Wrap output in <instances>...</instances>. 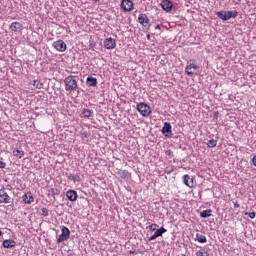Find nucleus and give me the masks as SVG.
I'll return each instance as SVG.
<instances>
[{"mask_svg": "<svg viewBox=\"0 0 256 256\" xmlns=\"http://www.w3.org/2000/svg\"><path fill=\"white\" fill-rule=\"evenodd\" d=\"M22 199L24 201V203H26L27 205H31V203H33L34 198L33 195L31 193H26L22 196Z\"/></svg>", "mask_w": 256, "mask_h": 256, "instance_id": "obj_19", "label": "nucleus"}, {"mask_svg": "<svg viewBox=\"0 0 256 256\" xmlns=\"http://www.w3.org/2000/svg\"><path fill=\"white\" fill-rule=\"evenodd\" d=\"M216 15L222 21H229V19H236L239 16V12L234 11H218Z\"/></svg>", "mask_w": 256, "mask_h": 256, "instance_id": "obj_2", "label": "nucleus"}, {"mask_svg": "<svg viewBox=\"0 0 256 256\" xmlns=\"http://www.w3.org/2000/svg\"><path fill=\"white\" fill-rule=\"evenodd\" d=\"M245 215H248L250 219H255V212H245Z\"/></svg>", "mask_w": 256, "mask_h": 256, "instance_id": "obj_31", "label": "nucleus"}, {"mask_svg": "<svg viewBox=\"0 0 256 256\" xmlns=\"http://www.w3.org/2000/svg\"><path fill=\"white\" fill-rule=\"evenodd\" d=\"M52 47L56 51H59L60 53H64V51H67V44L63 40H57L52 43Z\"/></svg>", "mask_w": 256, "mask_h": 256, "instance_id": "obj_7", "label": "nucleus"}, {"mask_svg": "<svg viewBox=\"0 0 256 256\" xmlns=\"http://www.w3.org/2000/svg\"><path fill=\"white\" fill-rule=\"evenodd\" d=\"M214 117H216V118L219 117V112L218 111L214 112Z\"/></svg>", "mask_w": 256, "mask_h": 256, "instance_id": "obj_37", "label": "nucleus"}, {"mask_svg": "<svg viewBox=\"0 0 256 256\" xmlns=\"http://www.w3.org/2000/svg\"><path fill=\"white\" fill-rule=\"evenodd\" d=\"M17 243L15 240H4L2 245L5 249H12V247H15Z\"/></svg>", "mask_w": 256, "mask_h": 256, "instance_id": "obj_20", "label": "nucleus"}, {"mask_svg": "<svg viewBox=\"0 0 256 256\" xmlns=\"http://www.w3.org/2000/svg\"><path fill=\"white\" fill-rule=\"evenodd\" d=\"M183 183L190 189H192V187H195L194 179L191 178V176H189V174H186L183 176Z\"/></svg>", "mask_w": 256, "mask_h": 256, "instance_id": "obj_14", "label": "nucleus"}, {"mask_svg": "<svg viewBox=\"0 0 256 256\" xmlns=\"http://www.w3.org/2000/svg\"><path fill=\"white\" fill-rule=\"evenodd\" d=\"M33 86H34L36 89H43V83H41V81H39V80H34V81H33Z\"/></svg>", "mask_w": 256, "mask_h": 256, "instance_id": "obj_27", "label": "nucleus"}, {"mask_svg": "<svg viewBox=\"0 0 256 256\" xmlns=\"http://www.w3.org/2000/svg\"><path fill=\"white\" fill-rule=\"evenodd\" d=\"M1 235H3V232L0 230V237H1Z\"/></svg>", "mask_w": 256, "mask_h": 256, "instance_id": "obj_41", "label": "nucleus"}, {"mask_svg": "<svg viewBox=\"0 0 256 256\" xmlns=\"http://www.w3.org/2000/svg\"><path fill=\"white\" fill-rule=\"evenodd\" d=\"M163 233H167V229L163 227L156 229L155 233L149 238V241H155L158 237H162Z\"/></svg>", "mask_w": 256, "mask_h": 256, "instance_id": "obj_15", "label": "nucleus"}, {"mask_svg": "<svg viewBox=\"0 0 256 256\" xmlns=\"http://www.w3.org/2000/svg\"><path fill=\"white\" fill-rule=\"evenodd\" d=\"M211 213V210H204L200 212V217H202V219H207V217H211Z\"/></svg>", "mask_w": 256, "mask_h": 256, "instance_id": "obj_24", "label": "nucleus"}, {"mask_svg": "<svg viewBox=\"0 0 256 256\" xmlns=\"http://www.w3.org/2000/svg\"><path fill=\"white\" fill-rule=\"evenodd\" d=\"M93 47H95V43H94V42H92V43L89 44V48H90V49H93Z\"/></svg>", "mask_w": 256, "mask_h": 256, "instance_id": "obj_35", "label": "nucleus"}, {"mask_svg": "<svg viewBox=\"0 0 256 256\" xmlns=\"http://www.w3.org/2000/svg\"><path fill=\"white\" fill-rule=\"evenodd\" d=\"M9 29H11L15 35H21V33H23V24L20 22H12Z\"/></svg>", "mask_w": 256, "mask_h": 256, "instance_id": "obj_9", "label": "nucleus"}, {"mask_svg": "<svg viewBox=\"0 0 256 256\" xmlns=\"http://www.w3.org/2000/svg\"><path fill=\"white\" fill-rule=\"evenodd\" d=\"M121 9L125 12L133 11V1L131 0H122L120 4Z\"/></svg>", "mask_w": 256, "mask_h": 256, "instance_id": "obj_12", "label": "nucleus"}, {"mask_svg": "<svg viewBox=\"0 0 256 256\" xmlns=\"http://www.w3.org/2000/svg\"><path fill=\"white\" fill-rule=\"evenodd\" d=\"M161 133L162 135L171 138L173 136V127L171 126V123L165 122L164 126L161 129Z\"/></svg>", "mask_w": 256, "mask_h": 256, "instance_id": "obj_8", "label": "nucleus"}, {"mask_svg": "<svg viewBox=\"0 0 256 256\" xmlns=\"http://www.w3.org/2000/svg\"><path fill=\"white\" fill-rule=\"evenodd\" d=\"M78 81V76L69 75L68 77H66L64 79L65 90L69 91V93L77 91V89H79Z\"/></svg>", "mask_w": 256, "mask_h": 256, "instance_id": "obj_1", "label": "nucleus"}, {"mask_svg": "<svg viewBox=\"0 0 256 256\" xmlns=\"http://www.w3.org/2000/svg\"><path fill=\"white\" fill-rule=\"evenodd\" d=\"M86 85L88 87H97V78L88 76L86 79Z\"/></svg>", "mask_w": 256, "mask_h": 256, "instance_id": "obj_17", "label": "nucleus"}, {"mask_svg": "<svg viewBox=\"0 0 256 256\" xmlns=\"http://www.w3.org/2000/svg\"><path fill=\"white\" fill-rule=\"evenodd\" d=\"M66 193H77L75 190H68Z\"/></svg>", "mask_w": 256, "mask_h": 256, "instance_id": "obj_39", "label": "nucleus"}, {"mask_svg": "<svg viewBox=\"0 0 256 256\" xmlns=\"http://www.w3.org/2000/svg\"><path fill=\"white\" fill-rule=\"evenodd\" d=\"M158 227H159V225H157V224H151V225L148 226V229L150 231H157Z\"/></svg>", "mask_w": 256, "mask_h": 256, "instance_id": "obj_29", "label": "nucleus"}, {"mask_svg": "<svg viewBox=\"0 0 256 256\" xmlns=\"http://www.w3.org/2000/svg\"><path fill=\"white\" fill-rule=\"evenodd\" d=\"M12 154L14 155V157H18V159H21V157L25 155V152L23 150H19L18 148H14Z\"/></svg>", "mask_w": 256, "mask_h": 256, "instance_id": "obj_21", "label": "nucleus"}, {"mask_svg": "<svg viewBox=\"0 0 256 256\" xmlns=\"http://www.w3.org/2000/svg\"><path fill=\"white\" fill-rule=\"evenodd\" d=\"M196 241L198 243H207V237H205V235H202L200 233L196 234Z\"/></svg>", "mask_w": 256, "mask_h": 256, "instance_id": "obj_23", "label": "nucleus"}, {"mask_svg": "<svg viewBox=\"0 0 256 256\" xmlns=\"http://www.w3.org/2000/svg\"><path fill=\"white\" fill-rule=\"evenodd\" d=\"M197 69H199V66L195 64V60H190L185 68V73L186 75L193 77V75H197Z\"/></svg>", "mask_w": 256, "mask_h": 256, "instance_id": "obj_4", "label": "nucleus"}, {"mask_svg": "<svg viewBox=\"0 0 256 256\" xmlns=\"http://www.w3.org/2000/svg\"><path fill=\"white\" fill-rule=\"evenodd\" d=\"M7 167V164L3 161H0V169H5Z\"/></svg>", "mask_w": 256, "mask_h": 256, "instance_id": "obj_33", "label": "nucleus"}, {"mask_svg": "<svg viewBox=\"0 0 256 256\" xmlns=\"http://www.w3.org/2000/svg\"><path fill=\"white\" fill-rule=\"evenodd\" d=\"M66 197L69 201H77V193H66Z\"/></svg>", "mask_w": 256, "mask_h": 256, "instance_id": "obj_25", "label": "nucleus"}, {"mask_svg": "<svg viewBox=\"0 0 256 256\" xmlns=\"http://www.w3.org/2000/svg\"><path fill=\"white\" fill-rule=\"evenodd\" d=\"M207 147H209V148L217 147V140H215V139H210V140L207 142Z\"/></svg>", "mask_w": 256, "mask_h": 256, "instance_id": "obj_26", "label": "nucleus"}, {"mask_svg": "<svg viewBox=\"0 0 256 256\" xmlns=\"http://www.w3.org/2000/svg\"><path fill=\"white\" fill-rule=\"evenodd\" d=\"M116 175H117L118 177H120V179H129V177H130L131 174H130L129 171H127V170H121V169H119V170H117Z\"/></svg>", "mask_w": 256, "mask_h": 256, "instance_id": "obj_16", "label": "nucleus"}, {"mask_svg": "<svg viewBox=\"0 0 256 256\" xmlns=\"http://www.w3.org/2000/svg\"><path fill=\"white\" fill-rule=\"evenodd\" d=\"M155 29L161 30V25L157 24V25L155 26Z\"/></svg>", "mask_w": 256, "mask_h": 256, "instance_id": "obj_38", "label": "nucleus"}, {"mask_svg": "<svg viewBox=\"0 0 256 256\" xmlns=\"http://www.w3.org/2000/svg\"><path fill=\"white\" fill-rule=\"evenodd\" d=\"M0 203H13V199L7 193L0 194Z\"/></svg>", "mask_w": 256, "mask_h": 256, "instance_id": "obj_18", "label": "nucleus"}, {"mask_svg": "<svg viewBox=\"0 0 256 256\" xmlns=\"http://www.w3.org/2000/svg\"><path fill=\"white\" fill-rule=\"evenodd\" d=\"M65 177L68 181H72L74 184L81 183V175H79V173L73 174L71 172H66Z\"/></svg>", "mask_w": 256, "mask_h": 256, "instance_id": "obj_10", "label": "nucleus"}, {"mask_svg": "<svg viewBox=\"0 0 256 256\" xmlns=\"http://www.w3.org/2000/svg\"><path fill=\"white\" fill-rule=\"evenodd\" d=\"M232 203L236 209L240 207L239 202L237 200H233Z\"/></svg>", "mask_w": 256, "mask_h": 256, "instance_id": "obj_32", "label": "nucleus"}, {"mask_svg": "<svg viewBox=\"0 0 256 256\" xmlns=\"http://www.w3.org/2000/svg\"><path fill=\"white\" fill-rule=\"evenodd\" d=\"M91 115H93V111L85 108L82 110L81 116L84 117L85 119H89Z\"/></svg>", "mask_w": 256, "mask_h": 256, "instance_id": "obj_22", "label": "nucleus"}, {"mask_svg": "<svg viewBox=\"0 0 256 256\" xmlns=\"http://www.w3.org/2000/svg\"><path fill=\"white\" fill-rule=\"evenodd\" d=\"M146 39H147L148 41H151V34H147V35H146Z\"/></svg>", "mask_w": 256, "mask_h": 256, "instance_id": "obj_36", "label": "nucleus"}, {"mask_svg": "<svg viewBox=\"0 0 256 256\" xmlns=\"http://www.w3.org/2000/svg\"><path fill=\"white\" fill-rule=\"evenodd\" d=\"M196 256H209V252L205 250H199L198 252H196Z\"/></svg>", "mask_w": 256, "mask_h": 256, "instance_id": "obj_28", "label": "nucleus"}, {"mask_svg": "<svg viewBox=\"0 0 256 256\" xmlns=\"http://www.w3.org/2000/svg\"><path fill=\"white\" fill-rule=\"evenodd\" d=\"M160 5L166 13H171V11H173V2L171 0H162Z\"/></svg>", "mask_w": 256, "mask_h": 256, "instance_id": "obj_11", "label": "nucleus"}, {"mask_svg": "<svg viewBox=\"0 0 256 256\" xmlns=\"http://www.w3.org/2000/svg\"><path fill=\"white\" fill-rule=\"evenodd\" d=\"M105 49H115L117 42L112 37L106 38L103 42Z\"/></svg>", "mask_w": 256, "mask_h": 256, "instance_id": "obj_13", "label": "nucleus"}, {"mask_svg": "<svg viewBox=\"0 0 256 256\" xmlns=\"http://www.w3.org/2000/svg\"><path fill=\"white\" fill-rule=\"evenodd\" d=\"M92 1H95V3L99 2L100 0H92Z\"/></svg>", "mask_w": 256, "mask_h": 256, "instance_id": "obj_40", "label": "nucleus"}, {"mask_svg": "<svg viewBox=\"0 0 256 256\" xmlns=\"http://www.w3.org/2000/svg\"><path fill=\"white\" fill-rule=\"evenodd\" d=\"M149 17L147 16V14L141 13L138 16V22L140 23V25H142V27H144L145 29H151V23H149Z\"/></svg>", "mask_w": 256, "mask_h": 256, "instance_id": "obj_6", "label": "nucleus"}, {"mask_svg": "<svg viewBox=\"0 0 256 256\" xmlns=\"http://www.w3.org/2000/svg\"><path fill=\"white\" fill-rule=\"evenodd\" d=\"M71 235V231L66 226H63L61 229V235L57 238V243H63L67 241Z\"/></svg>", "mask_w": 256, "mask_h": 256, "instance_id": "obj_5", "label": "nucleus"}, {"mask_svg": "<svg viewBox=\"0 0 256 256\" xmlns=\"http://www.w3.org/2000/svg\"><path fill=\"white\" fill-rule=\"evenodd\" d=\"M41 213L43 217H47L49 215V210L47 208H42Z\"/></svg>", "mask_w": 256, "mask_h": 256, "instance_id": "obj_30", "label": "nucleus"}, {"mask_svg": "<svg viewBox=\"0 0 256 256\" xmlns=\"http://www.w3.org/2000/svg\"><path fill=\"white\" fill-rule=\"evenodd\" d=\"M252 163H253V166L256 167V156H254V157L252 158Z\"/></svg>", "mask_w": 256, "mask_h": 256, "instance_id": "obj_34", "label": "nucleus"}, {"mask_svg": "<svg viewBox=\"0 0 256 256\" xmlns=\"http://www.w3.org/2000/svg\"><path fill=\"white\" fill-rule=\"evenodd\" d=\"M136 109L142 117H149V115H151V106L145 102L137 104Z\"/></svg>", "mask_w": 256, "mask_h": 256, "instance_id": "obj_3", "label": "nucleus"}]
</instances>
